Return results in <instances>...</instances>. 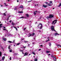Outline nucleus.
Masks as SVG:
<instances>
[{
    "label": "nucleus",
    "instance_id": "f257e3e1",
    "mask_svg": "<svg viewBox=\"0 0 61 61\" xmlns=\"http://www.w3.org/2000/svg\"><path fill=\"white\" fill-rule=\"evenodd\" d=\"M42 23H40L38 25L37 27H38L39 26L40 27V29H42Z\"/></svg>",
    "mask_w": 61,
    "mask_h": 61
},
{
    "label": "nucleus",
    "instance_id": "f03ea898",
    "mask_svg": "<svg viewBox=\"0 0 61 61\" xmlns=\"http://www.w3.org/2000/svg\"><path fill=\"white\" fill-rule=\"evenodd\" d=\"M54 27H55L53 25H52L51 26V28L52 31H54V29H55Z\"/></svg>",
    "mask_w": 61,
    "mask_h": 61
},
{
    "label": "nucleus",
    "instance_id": "7ed1b4c3",
    "mask_svg": "<svg viewBox=\"0 0 61 61\" xmlns=\"http://www.w3.org/2000/svg\"><path fill=\"white\" fill-rule=\"evenodd\" d=\"M54 17V15H52V14H50L49 15V17L50 18H52V17Z\"/></svg>",
    "mask_w": 61,
    "mask_h": 61
},
{
    "label": "nucleus",
    "instance_id": "20e7f679",
    "mask_svg": "<svg viewBox=\"0 0 61 61\" xmlns=\"http://www.w3.org/2000/svg\"><path fill=\"white\" fill-rule=\"evenodd\" d=\"M56 21H57V20H55L54 21H53L52 22V25H53V24L54 23H54V25H55V24H56Z\"/></svg>",
    "mask_w": 61,
    "mask_h": 61
},
{
    "label": "nucleus",
    "instance_id": "39448f33",
    "mask_svg": "<svg viewBox=\"0 0 61 61\" xmlns=\"http://www.w3.org/2000/svg\"><path fill=\"white\" fill-rule=\"evenodd\" d=\"M28 54V52H25V54L24 55V56H27Z\"/></svg>",
    "mask_w": 61,
    "mask_h": 61
},
{
    "label": "nucleus",
    "instance_id": "423d86ee",
    "mask_svg": "<svg viewBox=\"0 0 61 61\" xmlns=\"http://www.w3.org/2000/svg\"><path fill=\"white\" fill-rule=\"evenodd\" d=\"M53 5V3H51V4H49L48 5H48V6H51V5Z\"/></svg>",
    "mask_w": 61,
    "mask_h": 61
},
{
    "label": "nucleus",
    "instance_id": "0eeeda50",
    "mask_svg": "<svg viewBox=\"0 0 61 61\" xmlns=\"http://www.w3.org/2000/svg\"><path fill=\"white\" fill-rule=\"evenodd\" d=\"M54 58H53L54 60V61H56V57H55V56H54Z\"/></svg>",
    "mask_w": 61,
    "mask_h": 61
},
{
    "label": "nucleus",
    "instance_id": "6e6552de",
    "mask_svg": "<svg viewBox=\"0 0 61 61\" xmlns=\"http://www.w3.org/2000/svg\"><path fill=\"white\" fill-rule=\"evenodd\" d=\"M43 7H44L46 8V7H47V5H43Z\"/></svg>",
    "mask_w": 61,
    "mask_h": 61
},
{
    "label": "nucleus",
    "instance_id": "1a4fd4ad",
    "mask_svg": "<svg viewBox=\"0 0 61 61\" xmlns=\"http://www.w3.org/2000/svg\"><path fill=\"white\" fill-rule=\"evenodd\" d=\"M5 57L4 56H3L2 57V60H4L5 59Z\"/></svg>",
    "mask_w": 61,
    "mask_h": 61
},
{
    "label": "nucleus",
    "instance_id": "9d476101",
    "mask_svg": "<svg viewBox=\"0 0 61 61\" xmlns=\"http://www.w3.org/2000/svg\"><path fill=\"white\" fill-rule=\"evenodd\" d=\"M23 6L22 5H21L20 6V8H23Z\"/></svg>",
    "mask_w": 61,
    "mask_h": 61
},
{
    "label": "nucleus",
    "instance_id": "9b49d317",
    "mask_svg": "<svg viewBox=\"0 0 61 61\" xmlns=\"http://www.w3.org/2000/svg\"><path fill=\"white\" fill-rule=\"evenodd\" d=\"M37 12V11H36L35 12H34V15H35L36 14V13Z\"/></svg>",
    "mask_w": 61,
    "mask_h": 61
},
{
    "label": "nucleus",
    "instance_id": "f8f14e48",
    "mask_svg": "<svg viewBox=\"0 0 61 61\" xmlns=\"http://www.w3.org/2000/svg\"><path fill=\"white\" fill-rule=\"evenodd\" d=\"M26 15L27 17H29V14H26Z\"/></svg>",
    "mask_w": 61,
    "mask_h": 61
},
{
    "label": "nucleus",
    "instance_id": "ddd939ff",
    "mask_svg": "<svg viewBox=\"0 0 61 61\" xmlns=\"http://www.w3.org/2000/svg\"><path fill=\"white\" fill-rule=\"evenodd\" d=\"M50 51H46V53H50Z\"/></svg>",
    "mask_w": 61,
    "mask_h": 61
},
{
    "label": "nucleus",
    "instance_id": "4468645a",
    "mask_svg": "<svg viewBox=\"0 0 61 61\" xmlns=\"http://www.w3.org/2000/svg\"><path fill=\"white\" fill-rule=\"evenodd\" d=\"M16 24H15V23H14L13 22H12V25H16Z\"/></svg>",
    "mask_w": 61,
    "mask_h": 61
},
{
    "label": "nucleus",
    "instance_id": "2eb2a0df",
    "mask_svg": "<svg viewBox=\"0 0 61 61\" xmlns=\"http://www.w3.org/2000/svg\"><path fill=\"white\" fill-rule=\"evenodd\" d=\"M35 35V33H33L32 34H31V36H34Z\"/></svg>",
    "mask_w": 61,
    "mask_h": 61
},
{
    "label": "nucleus",
    "instance_id": "dca6fc26",
    "mask_svg": "<svg viewBox=\"0 0 61 61\" xmlns=\"http://www.w3.org/2000/svg\"><path fill=\"white\" fill-rule=\"evenodd\" d=\"M3 39L4 41H6V39L5 38H3Z\"/></svg>",
    "mask_w": 61,
    "mask_h": 61
},
{
    "label": "nucleus",
    "instance_id": "f3484780",
    "mask_svg": "<svg viewBox=\"0 0 61 61\" xmlns=\"http://www.w3.org/2000/svg\"><path fill=\"white\" fill-rule=\"evenodd\" d=\"M18 13H23V11H19L18 12Z\"/></svg>",
    "mask_w": 61,
    "mask_h": 61
},
{
    "label": "nucleus",
    "instance_id": "a211bd4d",
    "mask_svg": "<svg viewBox=\"0 0 61 61\" xmlns=\"http://www.w3.org/2000/svg\"><path fill=\"white\" fill-rule=\"evenodd\" d=\"M20 43H18L16 45H17V46H18V45H20Z\"/></svg>",
    "mask_w": 61,
    "mask_h": 61
},
{
    "label": "nucleus",
    "instance_id": "6ab92c4d",
    "mask_svg": "<svg viewBox=\"0 0 61 61\" xmlns=\"http://www.w3.org/2000/svg\"><path fill=\"white\" fill-rule=\"evenodd\" d=\"M26 18V17H22L20 18Z\"/></svg>",
    "mask_w": 61,
    "mask_h": 61
},
{
    "label": "nucleus",
    "instance_id": "aec40b11",
    "mask_svg": "<svg viewBox=\"0 0 61 61\" xmlns=\"http://www.w3.org/2000/svg\"><path fill=\"white\" fill-rule=\"evenodd\" d=\"M49 45L50 46H51V43H50L49 44Z\"/></svg>",
    "mask_w": 61,
    "mask_h": 61
},
{
    "label": "nucleus",
    "instance_id": "412c9836",
    "mask_svg": "<svg viewBox=\"0 0 61 61\" xmlns=\"http://www.w3.org/2000/svg\"><path fill=\"white\" fill-rule=\"evenodd\" d=\"M32 54H34V55H36V54H35V52H32Z\"/></svg>",
    "mask_w": 61,
    "mask_h": 61
},
{
    "label": "nucleus",
    "instance_id": "4be33fe9",
    "mask_svg": "<svg viewBox=\"0 0 61 61\" xmlns=\"http://www.w3.org/2000/svg\"><path fill=\"white\" fill-rule=\"evenodd\" d=\"M2 55V52L0 51V56H1Z\"/></svg>",
    "mask_w": 61,
    "mask_h": 61
},
{
    "label": "nucleus",
    "instance_id": "5701e85b",
    "mask_svg": "<svg viewBox=\"0 0 61 61\" xmlns=\"http://www.w3.org/2000/svg\"><path fill=\"white\" fill-rule=\"evenodd\" d=\"M61 6V3H60L59 4V5L58 6V7H60V6Z\"/></svg>",
    "mask_w": 61,
    "mask_h": 61
},
{
    "label": "nucleus",
    "instance_id": "b1692460",
    "mask_svg": "<svg viewBox=\"0 0 61 61\" xmlns=\"http://www.w3.org/2000/svg\"><path fill=\"white\" fill-rule=\"evenodd\" d=\"M54 35H59V34L57 33L54 34Z\"/></svg>",
    "mask_w": 61,
    "mask_h": 61
},
{
    "label": "nucleus",
    "instance_id": "393cba45",
    "mask_svg": "<svg viewBox=\"0 0 61 61\" xmlns=\"http://www.w3.org/2000/svg\"><path fill=\"white\" fill-rule=\"evenodd\" d=\"M35 61H37V59H35Z\"/></svg>",
    "mask_w": 61,
    "mask_h": 61
},
{
    "label": "nucleus",
    "instance_id": "a878e982",
    "mask_svg": "<svg viewBox=\"0 0 61 61\" xmlns=\"http://www.w3.org/2000/svg\"><path fill=\"white\" fill-rule=\"evenodd\" d=\"M14 27V28H15L16 30L17 31V28H16V27Z\"/></svg>",
    "mask_w": 61,
    "mask_h": 61
},
{
    "label": "nucleus",
    "instance_id": "bb28decb",
    "mask_svg": "<svg viewBox=\"0 0 61 61\" xmlns=\"http://www.w3.org/2000/svg\"><path fill=\"white\" fill-rule=\"evenodd\" d=\"M24 42H25V43H27L28 42L27 41H24Z\"/></svg>",
    "mask_w": 61,
    "mask_h": 61
},
{
    "label": "nucleus",
    "instance_id": "cd10ccee",
    "mask_svg": "<svg viewBox=\"0 0 61 61\" xmlns=\"http://www.w3.org/2000/svg\"><path fill=\"white\" fill-rule=\"evenodd\" d=\"M8 42H9V43H12V41H8Z\"/></svg>",
    "mask_w": 61,
    "mask_h": 61
},
{
    "label": "nucleus",
    "instance_id": "c85d7f7f",
    "mask_svg": "<svg viewBox=\"0 0 61 61\" xmlns=\"http://www.w3.org/2000/svg\"><path fill=\"white\" fill-rule=\"evenodd\" d=\"M48 38H49V37H48V40H47L46 41V42H47L48 41H49V40L48 39Z\"/></svg>",
    "mask_w": 61,
    "mask_h": 61
},
{
    "label": "nucleus",
    "instance_id": "c756f323",
    "mask_svg": "<svg viewBox=\"0 0 61 61\" xmlns=\"http://www.w3.org/2000/svg\"><path fill=\"white\" fill-rule=\"evenodd\" d=\"M58 46H60V47H61V46L60 45H58Z\"/></svg>",
    "mask_w": 61,
    "mask_h": 61
},
{
    "label": "nucleus",
    "instance_id": "7c9ffc66",
    "mask_svg": "<svg viewBox=\"0 0 61 61\" xmlns=\"http://www.w3.org/2000/svg\"><path fill=\"white\" fill-rule=\"evenodd\" d=\"M15 40H13V42H12V43H15Z\"/></svg>",
    "mask_w": 61,
    "mask_h": 61
},
{
    "label": "nucleus",
    "instance_id": "2f4dec72",
    "mask_svg": "<svg viewBox=\"0 0 61 61\" xmlns=\"http://www.w3.org/2000/svg\"><path fill=\"white\" fill-rule=\"evenodd\" d=\"M3 14H4V15L5 16H6V15H6V14H5V13H4Z\"/></svg>",
    "mask_w": 61,
    "mask_h": 61
},
{
    "label": "nucleus",
    "instance_id": "473e14b6",
    "mask_svg": "<svg viewBox=\"0 0 61 61\" xmlns=\"http://www.w3.org/2000/svg\"><path fill=\"white\" fill-rule=\"evenodd\" d=\"M23 47L24 48H26V46H25V47H24V46H23Z\"/></svg>",
    "mask_w": 61,
    "mask_h": 61
},
{
    "label": "nucleus",
    "instance_id": "72a5a7b5",
    "mask_svg": "<svg viewBox=\"0 0 61 61\" xmlns=\"http://www.w3.org/2000/svg\"><path fill=\"white\" fill-rule=\"evenodd\" d=\"M14 10H17V8H15L14 9Z\"/></svg>",
    "mask_w": 61,
    "mask_h": 61
},
{
    "label": "nucleus",
    "instance_id": "f704fd0d",
    "mask_svg": "<svg viewBox=\"0 0 61 61\" xmlns=\"http://www.w3.org/2000/svg\"><path fill=\"white\" fill-rule=\"evenodd\" d=\"M47 19H48V18H50L49 17H49H47Z\"/></svg>",
    "mask_w": 61,
    "mask_h": 61
},
{
    "label": "nucleus",
    "instance_id": "c9c22d12",
    "mask_svg": "<svg viewBox=\"0 0 61 61\" xmlns=\"http://www.w3.org/2000/svg\"><path fill=\"white\" fill-rule=\"evenodd\" d=\"M45 3L46 4H48V3L47 2H45Z\"/></svg>",
    "mask_w": 61,
    "mask_h": 61
},
{
    "label": "nucleus",
    "instance_id": "e433bc0d",
    "mask_svg": "<svg viewBox=\"0 0 61 61\" xmlns=\"http://www.w3.org/2000/svg\"><path fill=\"white\" fill-rule=\"evenodd\" d=\"M50 3H51H51H52V1H50Z\"/></svg>",
    "mask_w": 61,
    "mask_h": 61
},
{
    "label": "nucleus",
    "instance_id": "4c0bfd02",
    "mask_svg": "<svg viewBox=\"0 0 61 61\" xmlns=\"http://www.w3.org/2000/svg\"><path fill=\"white\" fill-rule=\"evenodd\" d=\"M11 22H12V21L11 20H10V21H9V22L10 23H11Z\"/></svg>",
    "mask_w": 61,
    "mask_h": 61
},
{
    "label": "nucleus",
    "instance_id": "58836bf2",
    "mask_svg": "<svg viewBox=\"0 0 61 61\" xmlns=\"http://www.w3.org/2000/svg\"><path fill=\"white\" fill-rule=\"evenodd\" d=\"M26 28H24V30H25V29H26Z\"/></svg>",
    "mask_w": 61,
    "mask_h": 61
},
{
    "label": "nucleus",
    "instance_id": "ea45409f",
    "mask_svg": "<svg viewBox=\"0 0 61 61\" xmlns=\"http://www.w3.org/2000/svg\"><path fill=\"white\" fill-rule=\"evenodd\" d=\"M10 52H12V50H10Z\"/></svg>",
    "mask_w": 61,
    "mask_h": 61
},
{
    "label": "nucleus",
    "instance_id": "a19ab883",
    "mask_svg": "<svg viewBox=\"0 0 61 61\" xmlns=\"http://www.w3.org/2000/svg\"><path fill=\"white\" fill-rule=\"evenodd\" d=\"M24 38L22 39L21 40V41H22V40H24Z\"/></svg>",
    "mask_w": 61,
    "mask_h": 61
},
{
    "label": "nucleus",
    "instance_id": "79ce46f5",
    "mask_svg": "<svg viewBox=\"0 0 61 61\" xmlns=\"http://www.w3.org/2000/svg\"><path fill=\"white\" fill-rule=\"evenodd\" d=\"M10 46H9V48H9V49H10Z\"/></svg>",
    "mask_w": 61,
    "mask_h": 61
},
{
    "label": "nucleus",
    "instance_id": "37998d69",
    "mask_svg": "<svg viewBox=\"0 0 61 61\" xmlns=\"http://www.w3.org/2000/svg\"><path fill=\"white\" fill-rule=\"evenodd\" d=\"M31 1H32V0L28 1V2H31Z\"/></svg>",
    "mask_w": 61,
    "mask_h": 61
},
{
    "label": "nucleus",
    "instance_id": "c03bdc74",
    "mask_svg": "<svg viewBox=\"0 0 61 61\" xmlns=\"http://www.w3.org/2000/svg\"><path fill=\"white\" fill-rule=\"evenodd\" d=\"M29 35L30 36H31V34L29 33Z\"/></svg>",
    "mask_w": 61,
    "mask_h": 61
},
{
    "label": "nucleus",
    "instance_id": "a18cd8bd",
    "mask_svg": "<svg viewBox=\"0 0 61 61\" xmlns=\"http://www.w3.org/2000/svg\"><path fill=\"white\" fill-rule=\"evenodd\" d=\"M10 60H11V57H10Z\"/></svg>",
    "mask_w": 61,
    "mask_h": 61
},
{
    "label": "nucleus",
    "instance_id": "49530a36",
    "mask_svg": "<svg viewBox=\"0 0 61 61\" xmlns=\"http://www.w3.org/2000/svg\"><path fill=\"white\" fill-rule=\"evenodd\" d=\"M41 50V49H39V51H40Z\"/></svg>",
    "mask_w": 61,
    "mask_h": 61
},
{
    "label": "nucleus",
    "instance_id": "de8ad7c7",
    "mask_svg": "<svg viewBox=\"0 0 61 61\" xmlns=\"http://www.w3.org/2000/svg\"><path fill=\"white\" fill-rule=\"evenodd\" d=\"M40 46H42V47H43V45H40Z\"/></svg>",
    "mask_w": 61,
    "mask_h": 61
},
{
    "label": "nucleus",
    "instance_id": "09e8293b",
    "mask_svg": "<svg viewBox=\"0 0 61 61\" xmlns=\"http://www.w3.org/2000/svg\"><path fill=\"white\" fill-rule=\"evenodd\" d=\"M50 54H48V56H50Z\"/></svg>",
    "mask_w": 61,
    "mask_h": 61
},
{
    "label": "nucleus",
    "instance_id": "8fccbe9b",
    "mask_svg": "<svg viewBox=\"0 0 61 61\" xmlns=\"http://www.w3.org/2000/svg\"><path fill=\"white\" fill-rule=\"evenodd\" d=\"M2 25V24H0V25L1 26Z\"/></svg>",
    "mask_w": 61,
    "mask_h": 61
},
{
    "label": "nucleus",
    "instance_id": "3c124183",
    "mask_svg": "<svg viewBox=\"0 0 61 61\" xmlns=\"http://www.w3.org/2000/svg\"><path fill=\"white\" fill-rule=\"evenodd\" d=\"M4 30H6V29H4Z\"/></svg>",
    "mask_w": 61,
    "mask_h": 61
},
{
    "label": "nucleus",
    "instance_id": "603ef678",
    "mask_svg": "<svg viewBox=\"0 0 61 61\" xmlns=\"http://www.w3.org/2000/svg\"><path fill=\"white\" fill-rule=\"evenodd\" d=\"M30 36H31L30 35L28 36V37H30Z\"/></svg>",
    "mask_w": 61,
    "mask_h": 61
},
{
    "label": "nucleus",
    "instance_id": "864d4df0",
    "mask_svg": "<svg viewBox=\"0 0 61 61\" xmlns=\"http://www.w3.org/2000/svg\"><path fill=\"white\" fill-rule=\"evenodd\" d=\"M2 27V26L0 25V28Z\"/></svg>",
    "mask_w": 61,
    "mask_h": 61
},
{
    "label": "nucleus",
    "instance_id": "5fc2aeb1",
    "mask_svg": "<svg viewBox=\"0 0 61 61\" xmlns=\"http://www.w3.org/2000/svg\"><path fill=\"white\" fill-rule=\"evenodd\" d=\"M51 57H53V56H51Z\"/></svg>",
    "mask_w": 61,
    "mask_h": 61
},
{
    "label": "nucleus",
    "instance_id": "6e6d98bb",
    "mask_svg": "<svg viewBox=\"0 0 61 61\" xmlns=\"http://www.w3.org/2000/svg\"><path fill=\"white\" fill-rule=\"evenodd\" d=\"M3 28H5V27H3Z\"/></svg>",
    "mask_w": 61,
    "mask_h": 61
},
{
    "label": "nucleus",
    "instance_id": "4d7b16f0",
    "mask_svg": "<svg viewBox=\"0 0 61 61\" xmlns=\"http://www.w3.org/2000/svg\"><path fill=\"white\" fill-rule=\"evenodd\" d=\"M53 31H56V30H55V29H54Z\"/></svg>",
    "mask_w": 61,
    "mask_h": 61
},
{
    "label": "nucleus",
    "instance_id": "13d9d810",
    "mask_svg": "<svg viewBox=\"0 0 61 61\" xmlns=\"http://www.w3.org/2000/svg\"><path fill=\"white\" fill-rule=\"evenodd\" d=\"M17 2H19V0H17Z\"/></svg>",
    "mask_w": 61,
    "mask_h": 61
},
{
    "label": "nucleus",
    "instance_id": "bf43d9fd",
    "mask_svg": "<svg viewBox=\"0 0 61 61\" xmlns=\"http://www.w3.org/2000/svg\"><path fill=\"white\" fill-rule=\"evenodd\" d=\"M2 49H3V50H4V48H3L2 47Z\"/></svg>",
    "mask_w": 61,
    "mask_h": 61
},
{
    "label": "nucleus",
    "instance_id": "052dcab7",
    "mask_svg": "<svg viewBox=\"0 0 61 61\" xmlns=\"http://www.w3.org/2000/svg\"><path fill=\"white\" fill-rule=\"evenodd\" d=\"M5 6H8V5H5Z\"/></svg>",
    "mask_w": 61,
    "mask_h": 61
},
{
    "label": "nucleus",
    "instance_id": "680f3d73",
    "mask_svg": "<svg viewBox=\"0 0 61 61\" xmlns=\"http://www.w3.org/2000/svg\"><path fill=\"white\" fill-rule=\"evenodd\" d=\"M5 23H6V21H5Z\"/></svg>",
    "mask_w": 61,
    "mask_h": 61
},
{
    "label": "nucleus",
    "instance_id": "e2e57ef3",
    "mask_svg": "<svg viewBox=\"0 0 61 61\" xmlns=\"http://www.w3.org/2000/svg\"><path fill=\"white\" fill-rule=\"evenodd\" d=\"M30 55H31V54H30L29 55V56H30Z\"/></svg>",
    "mask_w": 61,
    "mask_h": 61
},
{
    "label": "nucleus",
    "instance_id": "0e129e2a",
    "mask_svg": "<svg viewBox=\"0 0 61 61\" xmlns=\"http://www.w3.org/2000/svg\"><path fill=\"white\" fill-rule=\"evenodd\" d=\"M1 7L3 6V5H1Z\"/></svg>",
    "mask_w": 61,
    "mask_h": 61
},
{
    "label": "nucleus",
    "instance_id": "69168bd1",
    "mask_svg": "<svg viewBox=\"0 0 61 61\" xmlns=\"http://www.w3.org/2000/svg\"><path fill=\"white\" fill-rule=\"evenodd\" d=\"M53 9H55V8H53Z\"/></svg>",
    "mask_w": 61,
    "mask_h": 61
},
{
    "label": "nucleus",
    "instance_id": "338daca9",
    "mask_svg": "<svg viewBox=\"0 0 61 61\" xmlns=\"http://www.w3.org/2000/svg\"><path fill=\"white\" fill-rule=\"evenodd\" d=\"M8 2H9V0H8Z\"/></svg>",
    "mask_w": 61,
    "mask_h": 61
},
{
    "label": "nucleus",
    "instance_id": "774afa93",
    "mask_svg": "<svg viewBox=\"0 0 61 61\" xmlns=\"http://www.w3.org/2000/svg\"><path fill=\"white\" fill-rule=\"evenodd\" d=\"M22 51V52H23V51Z\"/></svg>",
    "mask_w": 61,
    "mask_h": 61
}]
</instances>
